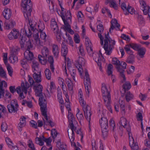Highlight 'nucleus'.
Instances as JSON below:
<instances>
[{
    "label": "nucleus",
    "instance_id": "f257e3e1",
    "mask_svg": "<svg viewBox=\"0 0 150 150\" xmlns=\"http://www.w3.org/2000/svg\"><path fill=\"white\" fill-rule=\"evenodd\" d=\"M85 42L86 49L88 53L90 56H92L93 57V59L97 63L98 65L99 66L100 70L101 71L102 70V65L105 63V60L102 54L93 52L92 45L90 40L88 38L86 37L85 39Z\"/></svg>",
    "mask_w": 150,
    "mask_h": 150
},
{
    "label": "nucleus",
    "instance_id": "f03ea898",
    "mask_svg": "<svg viewBox=\"0 0 150 150\" xmlns=\"http://www.w3.org/2000/svg\"><path fill=\"white\" fill-rule=\"evenodd\" d=\"M68 118L69 122L70 129H68L67 132L71 142L74 140L75 135L74 131L76 129V127L74 126V123L76 122L75 121L74 115L71 111H69L68 114Z\"/></svg>",
    "mask_w": 150,
    "mask_h": 150
},
{
    "label": "nucleus",
    "instance_id": "7ed1b4c3",
    "mask_svg": "<svg viewBox=\"0 0 150 150\" xmlns=\"http://www.w3.org/2000/svg\"><path fill=\"white\" fill-rule=\"evenodd\" d=\"M43 87L42 85L39 83L34 84V89L35 92V95L39 97V104L40 106L43 107L45 106H47V102L45 98L42 94V91Z\"/></svg>",
    "mask_w": 150,
    "mask_h": 150
},
{
    "label": "nucleus",
    "instance_id": "20e7f679",
    "mask_svg": "<svg viewBox=\"0 0 150 150\" xmlns=\"http://www.w3.org/2000/svg\"><path fill=\"white\" fill-rule=\"evenodd\" d=\"M35 33H33V35L35 45L38 46H42L43 43L48 39V36L44 31L39 32L38 31Z\"/></svg>",
    "mask_w": 150,
    "mask_h": 150
},
{
    "label": "nucleus",
    "instance_id": "39448f33",
    "mask_svg": "<svg viewBox=\"0 0 150 150\" xmlns=\"http://www.w3.org/2000/svg\"><path fill=\"white\" fill-rule=\"evenodd\" d=\"M101 91L104 104L108 109L112 113V110L110 105V95L105 84H102Z\"/></svg>",
    "mask_w": 150,
    "mask_h": 150
},
{
    "label": "nucleus",
    "instance_id": "423d86ee",
    "mask_svg": "<svg viewBox=\"0 0 150 150\" xmlns=\"http://www.w3.org/2000/svg\"><path fill=\"white\" fill-rule=\"evenodd\" d=\"M104 42L103 48L105 51V53L107 55H110L111 54L112 49L115 44V42L114 40L110 39L108 32L107 34L105 35Z\"/></svg>",
    "mask_w": 150,
    "mask_h": 150
},
{
    "label": "nucleus",
    "instance_id": "0eeeda50",
    "mask_svg": "<svg viewBox=\"0 0 150 150\" xmlns=\"http://www.w3.org/2000/svg\"><path fill=\"white\" fill-rule=\"evenodd\" d=\"M21 5L23 8V12L25 18L29 20L32 6L30 0H22Z\"/></svg>",
    "mask_w": 150,
    "mask_h": 150
},
{
    "label": "nucleus",
    "instance_id": "6e6552de",
    "mask_svg": "<svg viewBox=\"0 0 150 150\" xmlns=\"http://www.w3.org/2000/svg\"><path fill=\"white\" fill-rule=\"evenodd\" d=\"M98 114L101 117L100 120V123L101 129H108V120L107 119L103 116H104L105 110L103 109V106L100 103L98 105Z\"/></svg>",
    "mask_w": 150,
    "mask_h": 150
},
{
    "label": "nucleus",
    "instance_id": "1a4fd4ad",
    "mask_svg": "<svg viewBox=\"0 0 150 150\" xmlns=\"http://www.w3.org/2000/svg\"><path fill=\"white\" fill-rule=\"evenodd\" d=\"M40 110L42 114L44 117L43 119L44 123L46 124L47 122L49 123L51 127H53L54 125V123L50 119V117L47 115V106L45 105L43 107H42V108H40Z\"/></svg>",
    "mask_w": 150,
    "mask_h": 150
},
{
    "label": "nucleus",
    "instance_id": "9d476101",
    "mask_svg": "<svg viewBox=\"0 0 150 150\" xmlns=\"http://www.w3.org/2000/svg\"><path fill=\"white\" fill-rule=\"evenodd\" d=\"M85 76L84 77V84L85 86V90L86 94L88 96L89 95V92L90 91V81L89 75L86 70H84Z\"/></svg>",
    "mask_w": 150,
    "mask_h": 150
},
{
    "label": "nucleus",
    "instance_id": "9b49d317",
    "mask_svg": "<svg viewBox=\"0 0 150 150\" xmlns=\"http://www.w3.org/2000/svg\"><path fill=\"white\" fill-rule=\"evenodd\" d=\"M81 106L84 112L85 117L88 121L89 125H90L91 120V115L92 114L91 108L86 104Z\"/></svg>",
    "mask_w": 150,
    "mask_h": 150
},
{
    "label": "nucleus",
    "instance_id": "f8f14e48",
    "mask_svg": "<svg viewBox=\"0 0 150 150\" xmlns=\"http://www.w3.org/2000/svg\"><path fill=\"white\" fill-rule=\"evenodd\" d=\"M41 52L43 57L39 55L38 58L41 63L42 64L44 65L46 64L47 62V60L44 57H47L49 54V50L47 47H44L42 48Z\"/></svg>",
    "mask_w": 150,
    "mask_h": 150
},
{
    "label": "nucleus",
    "instance_id": "ddd939ff",
    "mask_svg": "<svg viewBox=\"0 0 150 150\" xmlns=\"http://www.w3.org/2000/svg\"><path fill=\"white\" fill-rule=\"evenodd\" d=\"M85 63V60L84 58L81 57H79L77 60L76 66L78 69L80 74L81 75L83 72L82 66H83Z\"/></svg>",
    "mask_w": 150,
    "mask_h": 150
},
{
    "label": "nucleus",
    "instance_id": "4468645a",
    "mask_svg": "<svg viewBox=\"0 0 150 150\" xmlns=\"http://www.w3.org/2000/svg\"><path fill=\"white\" fill-rule=\"evenodd\" d=\"M18 105L16 100H12L10 104L7 106L8 111L10 113L15 112L18 110Z\"/></svg>",
    "mask_w": 150,
    "mask_h": 150
},
{
    "label": "nucleus",
    "instance_id": "2eb2a0df",
    "mask_svg": "<svg viewBox=\"0 0 150 150\" xmlns=\"http://www.w3.org/2000/svg\"><path fill=\"white\" fill-rule=\"evenodd\" d=\"M139 3L142 7L144 9L143 10L144 13L145 15L148 14V16L150 20V7L146 5L145 2L143 0H140Z\"/></svg>",
    "mask_w": 150,
    "mask_h": 150
},
{
    "label": "nucleus",
    "instance_id": "dca6fc26",
    "mask_svg": "<svg viewBox=\"0 0 150 150\" xmlns=\"http://www.w3.org/2000/svg\"><path fill=\"white\" fill-rule=\"evenodd\" d=\"M132 134L129 133V144L132 150H138L139 147L137 142H135Z\"/></svg>",
    "mask_w": 150,
    "mask_h": 150
},
{
    "label": "nucleus",
    "instance_id": "f3484780",
    "mask_svg": "<svg viewBox=\"0 0 150 150\" xmlns=\"http://www.w3.org/2000/svg\"><path fill=\"white\" fill-rule=\"evenodd\" d=\"M127 120L124 117H121L119 123L123 126L124 128H126L127 131L128 132L129 135V133H131L130 132L131 127L129 125L127 124Z\"/></svg>",
    "mask_w": 150,
    "mask_h": 150
},
{
    "label": "nucleus",
    "instance_id": "a211bd4d",
    "mask_svg": "<svg viewBox=\"0 0 150 150\" xmlns=\"http://www.w3.org/2000/svg\"><path fill=\"white\" fill-rule=\"evenodd\" d=\"M20 35L19 31L16 29H13L8 35V38L11 40L17 39Z\"/></svg>",
    "mask_w": 150,
    "mask_h": 150
},
{
    "label": "nucleus",
    "instance_id": "6ab92c4d",
    "mask_svg": "<svg viewBox=\"0 0 150 150\" xmlns=\"http://www.w3.org/2000/svg\"><path fill=\"white\" fill-rule=\"evenodd\" d=\"M111 25L110 29L109 32H111V30H113L114 29H115L117 30H120V25L117 23V20L115 19H112L111 21Z\"/></svg>",
    "mask_w": 150,
    "mask_h": 150
},
{
    "label": "nucleus",
    "instance_id": "aec40b11",
    "mask_svg": "<svg viewBox=\"0 0 150 150\" xmlns=\"http://www.w3.org/2000/svg\"><path fill=\"white\" fill-rule=\"evenodd\" d=\"M26 118L23 116H21L20 122L18 124V129L20 131L22 130L21 128L25 126L26 125Z\"/></svg>",
    "mask_w": 150,
    "mask_h": 150
},
{
    "label": "nucleus",
    "instance_id": "412c9836",
    "mask_svg": "<svg viewBox=\"0 0 150 150\" xmlns=\"http://www.w3.org/2000/svg\"><path fill=\"white\" fill-rule=\"evenodd\" d=\"M52 51L54 56L57 58L58 57L59 48L58 45L55 44L52 45Z\"/></svg>",
    "mask_w": 150,
    "mask_h": 150
},
{
    "label": "nucleus",
    "instance_id": "4be33fe9",
    "mask_svg": "<svg viewBox=\"0 0 150 150\" xmlns=\"http://www.w3.org/2000/svg\"><path fill=\"white\" fill-rule=\"evenodd\" d=\"M4 28L6 30H9L12 28L15 25V22L12 20L6 21L4 23Z\"/></svg>",
    "mask_w": 150,
    "mask_h": 150
},
{
    "label": "nucleus",
    "instance_id": "5701e85b",
    "mask_svg": "<svg viewBox=\"0 0 150 150\" xmlns=\"http://www.w3.org/2000/svg\"><path fill=\"white\" fill-rule=\"evenodd\" d=\"M33 76L36 83H38L42 81L41 71L34 73Z\"/></svg>",
    "mask_w": 150,
    "mask_h": 150
},
{
    "label": "nucleus",
    "instance_id": "b1692460",
    "mask_svg": "<svg viewBox=\"0 0 150 150\" xmlns=\"http://www.w3.org/2000/svg\"><path fill=\"white\" fill-rule=\"evenodd\" d=\"M78 97L79 102L81 106L84 105L86 104L84 100L83 94L81 89L79 90L78 92Z\"/></svg>",
    "mask_w": 150,
    "mask_h": 150
},
{
    "label": "nucleus",
    "instance_id": "393cba45",
    "mask_svg": "<svg viewBox=\"0 0 150 150\" xmlns=\"http://www.w3.org/2000/svg\"><path fill=\"white\" fill-rule=\"evenodd\" d=\"M25 58L28 60H31L33 58V54L32 52L29 50H27L24 53Z\"/></svg>",
    "mask_w": 150,
    "mask_h": 150
},
{
    "label": "nucleus",
    "instance_id": "a878e982",
    "mask_svg": "<svg viewBox=\"0 0 150 150\" xmlns=\"http://www.w3.org/2000/svg\"><path fill=\"white\" fill-rule=\"evenodd\" d=\"M32 62V68L33 72L40 71V70L39 68V64L38 62L35 60H33Z\"/></svg>",
    "mask_w": 150,
    "mask_h": 150
},
{
    "label": "nucleus",
    "instance_id": "bb28decb",
    "mask_svg": "<svg viewBox=\"0 0 150 150\" xmlns=\"http://www.w3.org/2000/svg\"><path fill=\"white\" fill-rule=\"evenodd\" d=\"M29 85L28 83L25 81L22 82L21 87L23 89L24 93L26 94L27 93V89L29 87Z\"/></svg>",
    "mask_w": 150,
    "mask_h": 150
},
{
    "label": "nucleus",
    "instance_id": "cd10ccee",
    "mask_svg": "<svg viewBox=\"0 0 150 150\" xmlns=\"http://www.w3.org/2000/svg\"><path fill=\"white\" fill-rule=\"evenodd\" d=\"M29 25L30 26L28 28L30 30L33 31V33H35L37 32L38 30L36 29V23L35 22L33 21H29Z\"/></svg>",
    "mask_w": 150,
    "mask_h": 150
},
{
    "label": "nucleus",
    "instance_id": "c85d7f7f",
    "mask_svg": "<svg viewBox=\"0 0 150 150\" xmlns=\"http://www.w3.org/2000/svg\"><path fill=\"white\" fill-rule=\"evenodd\" d=\"M117 69L118 71L120 73V76L121 82L122 83H123L125 81L126 79L125 76L124 74V70L121 68L119 66L117 67Z\"/></svg>",
    "mask_w": 150,
    "mask_h": 150
},
{
    "label": "nucleus",
    "instance_id": "c756f323",
    "mask_svg": "<svg viewBox=\"0 0 150 150\" xmlns=\"http://www.w3.org/2000/svg\"><path fill=\"white\" fill-rule=\"evenodd\" d=\"M11 13L10 9L8 8H5L3 12L4 17L6 19H8L11 17Z\"/></svg>",
    "mask_w": 150,
    "mask_h": 150
},
{
    "label": "nucleus",
    "instance_id": "7c9ffc66",
    "mask_svg": "<svg viewBox=\"0 0 150 150\" xmlns=\"http://www.w3.org/2000/svg\"><path fill=\"white\" fill-rule=\"evenodd\" d=\"M50 26L51 29L54 32H57L58 30L57 23L54 19L51 20Z\"/></svg>",
    "mask_w": 150,
    "mask_h": 150
},
{
    "label": "nucleus",
    "instance_id": "2f4dec72",
    "mask_svg": "<svg viewBox=\"0 0 150 150\" xmlns=\"http://www.w3.org/2000/svg\"><path fill=\"white\" fill-rule=\"evenodd\" d=\"M61 50L62 56L65 58L66 56L68 53V49L66 45L63 44V43H62V45Z\"/></svg>",
    "mask_w": 150,
    "mask_h": 150
},
{
    "label": "nucleus",
    "instance_id": "473e14b6",
    "mask_svg": "<svg viewBox=\"0 0 150 150\" xmlns=\"http://www.w3.org/2000/svg\"><path fill=\"white\" fill-rule=\"evenodd\" d=\"M125 93V98L127 102H128L133 99L134 95L129 91H127Z\"/></svg>",
    "mask_w": 150,
    "mask_h": 150
},
{
    "label": "nucleus",
    "instance_id": "72a5a7b5",
    "mask_svg": "<svg viewBox=\"0 0 150 150\" xmlns=\"http://www.w3.org/2000/svg\"><path fill=\"white\" fill-rule=\"evenodd\" d=\"M119 104L120 108L122 112H125V102L123 98H121L119 100Z\"/></svg>",
    "mask_w": 150,
    "mask_h": 150
},
{
    "label": "nucleus",
    "instance_id": "f704fd0d",
    "mask_svg": "<svg viewBox=\"0 0 150 150\" xmlns=\"http://www.w3.org/2000/svg\"><path fill=\"white\" fill-rule=\"evenodd\" d=\"M128 4H126L125 2H123L121 5V7L123 10V12L125 15H128V13L127 12V9L129 7Z\"/></svg>",
    "mask_w": 150,
    "mask_h": 150
},
{
    "label": "nucleus",
    "instance_id": "c9c22d12",
    "mask_svg": "<svg viewBox=\"0 0 150 150\" xmlns=\"http://www.w3.org/2000/svg\"><path fill=\"white\" fill-rule=\"evenodd\" d=\"M20 50V48L17 46L12 47L11 50V55H17L18 52Z\"/></svg>",
    "mask_w": 150,
    "mask_h": 150
},
{
    "label": "nucleus",
    "instance_id": "e433bc0d",
    "mask_svg": "<svg viewBox=\"0 0 150 150\" xmlns=\"http://www.w3.org/2000/svg\"><path fill=\"white\" fill-rule=\"evenodd\" d=\"M109 4L110 7L113 8L115 10L118 9V5L115 0H109Z\"/></svg>",
    "mask_w": 150,
    "mask_h": 150
},
{
    "label": "nucleus",
    "instance_id": "4c0bfd02",
    "mask_svg": "<svg viewBox=\"0 0 150 150\" xmlns=\"http://www.w3.org/2000/svg\"><path fill=\"white\" fill-rule=\"evenodd\" d=\"M28 60L25 58L21 60V64L22 67L24 69H27L28 67Z\"/></svg>",
    "mask_w": 150,
    "mask_h": 150
},
{
    "label": "nucleus",
    "instance_id": "58836bf2",
    "mask_svg": "<svg viewBox=\"0 0 150 150\" xmlns=\"http://www.w3.org/2000/svg\"><path fill=\"white\" fill-rule=\"evenodd\" d=\"M123 89L125 92L126 91H128L131 87V86L130 83L129 81L125 82L122 86Z\"/></svg>",
    "mask_w": 150,
    "mask_h": 150
},
{
    "label": "nucleus",
    "instance_id": "ea45409f",
    "mask_svg": "<svg viewBox=\"0 0 150 150\" xmlns=\"http://www.w3.org/2000/svg\"><path fill=\"white\" fill-rule=\"evenodd\" d=\"M16 55H11L9 57L8 60L10 62L12 63H14L18 62V57Z\"/></svg>",
    "mask_w": 150,
    "mask_h": 150
},
{
    "label": "nucleus",
    "instance_id": "a19ab883",
    "mask_svg": "<svg viewBox=\"0 0 150 150\" xmlns=\"http://www.w3.org/2000/svg\"><path fill=\"white\" fill-rule=\"evenodd\" d=\"M42 140L43 141L46 143L47 147H50V146H52L51 145L52 139L50 138H45L44 136H42Z\"/></svg>",
    "mask_w": 150,
    "mask_h": 150
},
{
    "label": "nucleus",
    "instance_id": "79ce46f5",
    "mask_svg": "<svg viewBox=\"0 0 150 150\" xmlns=\"http://www.w3.org/2000/svg\"><path fill=\"white\" fill-rule=\"evenodd\" d=\"M137 51L138 52V54L141 57L143 58L146 52L145 48L144 47H140Z\"/></svg>",
    "mask_w": 150,
    "mask_h": 150
},
{
    "label": "nucleus",
    "instance_id": "37998d69",
    "mask_svg": "<svg viewBox=\"0 0 150 150\" xmlns=\"http://www.w3.org/2000/svg\"><path fill=\"white\" fill-rule=\"evenodd\" d=\"M44 73L46 79L48 80H50L52 74L49 69L46 68L45 71Z\"/></svg>",
    "mask_w": 150,
    "mask_h": 150
},
{
    "label": "nucleus",
    "instance_id": "c03bdc74",
    "mask_svg": "<svg viewBox=\"0 0 150 150\" xmlns=\"http://www.w3.org/2000/svg\"><path fill=\"white\" fill-rule=\"evenodd\" d=\"M128 45H129L130 47L137 51L141 47L139 45L136 43H131Z\"/></svg>",
    "mask_w": 150,
    "mask_h": 150
},
{
    "label": "nucleus",
    "instance_id": "a18cd8bd",
    "mask_svg": "<svg viewBox=\"0 0 150 150\" xmlns=\"http://www.w3.org/2000/svg\"><path fill=\"white\" fill-rule=\"evenodd\" d=\"M27 145L30 149V150H35L34 144L31 139H29L27 142Z\"/></svg>",
    "mask_w": 150,
    "mask_h": 150
},
{
    "label": "nucleus",
    "instance_id": "49530a36",
    "mask_svg": "<svg viewBox=\"0 0 150 150\" xmlns=\"http://www.w3.org/2000/svg\"><path fill=\"white\" fill-rule=\"evenodd\" d=\"M6 142L10 148H13V146L14 145L11 139L8 137H6L5 138Z\"/></svg>",
    "mask_w": 150,
    "mask_h": 150
},
{
    "label": "nucleus",
    "instance_id": "de8ad7c7",
    "mask_svg": "<svg viewBox=\"0 0 150 150\" xmlns=\"http://www.w3.org/2000/svg\"><path fill=\"white\" fill-rule=\"evenodd\" d=\"M66 35L68 39V40L67 41L68 43L70 46H71L72 47H73L74 46V42L72 38L70 37L69 35L67 33H66Z\"/></svg>",
    "mask_w": 150,
    "mask_h": 150
},
{
    "label": "nucleus",
    "instance_id": "09e8293b",
    "mask_svg": "<svg viewBox=\"0 0 150 150\" xmlns=\"http://www.w3.org/2000/svg\"><path fill=\"white\" fill-rule=\"evenodd\" d=\"M129 45H127L124 47V49L128 54L130 55V56L134 55L133 54V52L130 50Z\"/></svg>",
    "mask_w": 150,
    "mask_h": 150
},
{
    "label": "nucleus",
    "instance_id": "8fccbe9b",
    "mask_svg": "<svg viewBox=\"0 0 150 150\" xmlns=\"http://www.w3.org/2000/svg\"><path fill=\"white\" fill-rule=\"evenodd\" d=\"M35 142L36 143L39 144L40 146H42L44 145V142L42 140V137H37L35 139Z\"/></svg>",
    "mask_w": 150,
    "mask_h": 150
},
{
    "label": "nucleus",
    "instance_id": "3c124183",
    "mask_svg": "<svg viewBox=\"0 0 150 150\" xmlns=\"http://www.w3.org/2000/svg\"><path fill=\"white\" fill-rule=\"evenodd\" d=\"M113 69L112 65L111 64H109L108 66L107 70V72L108 76H110L112 74Z\"/></svg>",
    "mask_w": 150,
    "mask_h": 150
},
{
    "label": "nucleus",
    "instance_id": "603ef678",
    "mask_svg": "<svg viewBox=\"0 0 150 150\" xmlns=\"http://www.w3.org/2000/svg\"><path fill=\"white\" fill-rule=\"evenodd\" d=\"M58 83L61 86V87L62 88L66 87V85L64 83V79L60 77L58 78Z\"/></svg>",
    "mask_w": 150,
    "mask_h": 150
},
{
    "label": "nucleus",
    "instance_id": "864d4df0",
    "mask_svg": "<svg viewBox=\"0 0 150 150\" xmlns=\"http://www.w3.org/2000/svg\"><path fill=\"white\" fill-rule=\"evenodd\" d=\"M77 112L76 116L78 119L80 120L83 119V115L79 108H77Z\"/></svg>",
    "mask_w": 150,
    "mask_h": 150
},
{
    "label": "nucleus",
    "instance_id": "5fc2aeb1",
    "mask_svg": "<svg viewBox=\"0 0 150 150\" xmlns=\"http://www.w3.org/2000/svg\"><path fill=\"white\" fill-rule=\"evenodd\" d=\"M64 25V29L65 30L67 31L68 30L71 28V26L67 22L66 19L63 20Z\"/></svg>",
    "mask_w": 150,
    "mask_h": 150
},
{
    "label": "nucleus",
    "instance_id": "6e6d98bb",
    "mask_svg": "<svg viewBox=\"0 0 150 150\" xmlns=\"http://www.w3.org/2000/svg\"><path fill=\"white\" fill-rule=\"evenodd\" d=\"M0 76L2 78L7 79L6 72L1 66L0 67Z\"/></svg>",
    "mask_w": 150,
    "mask_h": 150
},
{
    "label": "nucleus",
    "instance_id": "4d7b16f0",
    "mask_svg": "<svg viewBox=\"0 0 150 150\" xmlns=\"http://www.w3.org/2000/svg\"><path fill=\"white\" fill-rule=\"evenodd\" d=\"M102 135L104 139L106 138L108 135V129H101Z\"/></svg>",
    "mask_w": 150,
    "mask_h": 150
},
{
    "label": "nucleus",
    "instance_id": "13d9d810",
    "mask_svg": "<svg viewBox=\"0 0 150 150\" xmlns=\"http://www.w3.org/2000/svg\"><path fill=\"white\" fill-rule=\"evenodd\" d=\"M17 144L22 150L25 149L26 144L25 142L21 141H19L18 142Z\"/></svg>",
    "mask_w": 150,
    "mask_h": 150
},
{
    "label": "nucleus",
    "instance_id": "bf43d9fd",
    "mask_svg": "<svg viewBox=\"0 0 150 150\" xmlns=\"http://www.w3.org/2000/svg\"><path fill=\"white\" fill-rule=\"evenodd\" d=\"M69 71L71 76L72 77L73 80L75 81L76 82V81L75 79V77L76 76V70L72 69L71 70H70Z\"/></svg>",
    "mask_w": 150,
    "mask_h": 150
},
{
    "label": "nucleus",
    "instance_id": "052dcab7",
    "mask_svg": "<svg viewBox=\"0 0 150 150\" xmlns=\"http://www.w3.org/2000/svg\"><path fill=\"white\" fill-rule=\"evenodd\" d=\"M20 43L21 48L24 47L25 43V38L23 36H21L19 41Z\"/></svg>",
    "mask_w": 150,
    "mask_h": 150
},
{
    "label": "nucleus",
    "instance_id": "680f3d73",
    "mask_svg": "<svg viewBox=\"0 0 150 150\" xmlns=\"http://www.w3.org/2000/svg\"><path fill=\"white\" fill-rule=\"evenodd\" d=\"M112 61V63L116 65L119 66L121 64L120 62L116 57L113 58Z\"/></svg>",
    "mask_w": 150,
    "mask_h": 150
},
{
    "label": "nucleus",
    "instance_id": "e2e57ef3",
    "mask_svg": "<svg viewBox=\"0 0 150 150\" xmlns=\"http://www.w3.org/2000/svg\"><path fill=\"white\" fill-rule=\"evenodd\" d=\"M134 56H130L127 60V62L128 63L132 64L134 62Z\"/></svg>",
    "mask_w": 150,
    "mask_h": 150
},
{
    "label": "nucleus",
    "instance_id": "0e129e2a",
    "mask_svg": "<svg viewBox=\"0 0 150 150\" xmlns=\"http://www.w3.org/2000/svg\"><path fill=\"white\" fill-rule=\"evenodd\" d=\"M66 102L65 103V106L69 111H71V108L70 106V103L69 102V99L65 100Z\"/></svg>",
    "mask_w": 150,
    "mask_h": 150
},
{
    "label": "nucleus",
    "instance_id": "69168bd1",
    "mask_svg": "<svg viewBox=\"0 0 150 150\" xmlns=\"http://www.w3.org/2000/svg\"><path fill=\"white\" fill-rule=\"evenodd\" d=\"M101 11L102 13L103 14H104L106 12H107L108 13L109 17H111L112 15L110 13V11L107 8H102L101 10Z\"/></svg>",
    "mask_w": 150,
    "mask_h": 150
},
{
    "label": "nucleus",
    "instance_id": "338daca9",
    "mask_svg": "<svg viewBox=\"0 0 150 150\" xmlns=\"http://www.w3.org/2000/svg\"><path fill=\"white\" fill-rule=\"evenodd\" d=\"M5 100H7L8 101H9L11 100V94L8 91H6V93L5 96Z\"/></svg>",
    "mask_w": 150,
    "mask_h": 150
},
{
    "label": "nucleus",
    "instance_id": "774afa93",
    "mask_svg": "<svg viewBox=\"0 0 150 150\" xmlns=\"http://www.w3.org/2000/svg\"><path fill=\"white\" fill-rule=\"evenodd\" d=\"M74 40L76 43H79L80 42V37L78 34H75L74 35Z\"/></svg>",
    "mask_w": 150,
    "mask_h": 150
}]
</instances>
